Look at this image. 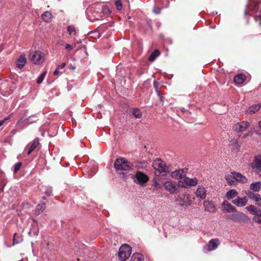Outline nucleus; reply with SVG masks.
<instances>
[{"label":"nucleus","instance_id":"9d476101","mask_svg":"<svg viewBox=\"0 0 261 261\" xmlns=\"http://www.w3.org/2000/svg\"><path fill=\"white\" fill-rule=\"evenodd\" d=\"M177 201L180 205L185 207L191 205L192 203L191 196L189 194H182L179 196Z\"/></svg>","mask_w":261,"mask_h":261},{"label":"nucleus","instance_id":"3c124183","mask_svg":"<svg viewBox=\"0 0 261 261\" xmlns=\"http://www.w3.org/2000/svg\"><path fill=\"white\" fill-rule=\"evenodd\" d=\"M258 126L259 129L261 130V120L258 122Z\"/></svg>","mask_w":261,"mask_h":261},{"label":"nucleus","instance_id":"de8ad7c7","mask_svg":"<svg viewBox=\"0 0 261 261\" xmlns=\"http://www.w3.org/2000/svg\"><path fill=\"white\" fill-rule=\"evenodd\" d=\"M7 119H8V118H5L4 120H0V126H2V125H3V124H4V122H5V121L6 120H7Z\"/></svg>","mask_w":261,"mask_h":261},{"label":"nucleus","instance_id":"864d4df0","mask_svg":"<svg viewBox=\"0 0 261 261\" xmlns=\"http://www.w3.org/2000/svg\"><path fill=\"white\" fill-rule=\"evenodd\" d=\"M43 199H46V198L44 196V197H43Z\"/></svg>","mask_w":261,"mask_h":261},{"label":"nucleus","instance_id":"4be33fe9","mask_svg":"<svg viewBox=\"0 0 261 261\" xmlns=\"http://www.w3.org/2000/svg\"><path fill=\"white\" fill-rule=\"evenodd\" d=\"M261 108V105H254L250 107L247 110V113L250 114H253L257 112Z\"/></svg>","mask_w":261,"mask_h":261},{"label":"nucleus","instance_id":"dca6fc26","mask_svg":"<svg viewBox=\"0 0 261 261\" xmlns=\"http://www.w3.org/2000/svg\"><path fill=\"white\" fill-rule=\"evenodd\" d=\"M248 197L256 202H258L257 204L261 206V197L260 195L258 194H255L252 192L249 191L247 193H246Z\"/></svg>","mask_w":261,"mask_h":261},{"label":"nucleus","instance_id":"603ef678","mask_svg":"<svg viewBox=\"0 0 261 261\" xmlns=\"http://www.w3.org/2000/svg\"><path fill=\"white\" fill-rule=\"evenodd\" d=\"M156 92H158V94H159V91H158V89H157V88H156Z\"/></svg>","mask_w":261,"mask_h":261},{"label":"nucleus","instance_id":"4468645a","mask_svg":"<svg viewBox=\"0 0 261 261\" xmlns=\"http://www.w3.org/2000/svg\"><path fill=\"white\" fill-rule=\"evenodd\" d=\"M197 197L204 199L206 196V191L202 186H199L195 193Z\"/></svg>","mask_w":261,"mask_h":261},{"label":"nucleus","instance_id":"a211bd4d","mask_svg":"<svg viewBox=\"0 0 261 261\" xmlns=\"http://www.w3.org/2000/svg\"><path fill=\"white\" fill-rule=\"evenodd\" d=\"M222 207L227 213L234 212L236 211V208L226 200H224L223 202Z\"/></svg>","mask_w":261,"mask_h":261},{"label":"nucleus","instance_id":"2eb2a0df","mask_svg":"<svg viewBox=\"0 0 261 261\" xmlns=\"http://www.w3.org/2000/svg\"><path fill=\"white\" fill-rule=\"evenodd\" d=\"M185 175L186 172L182 169L175 170L171 173L172 177L177 179L182 178Z\"/></svg>","mask_w":261,"mask_h":261},{"label":"nucleus","instance_id":"37998d69","mask_svg":"<svg viewBox=\"0 0 261 261\" xmlns=\"http://www.w3.org/2000/svg\"><path fill=\"white\" fill-rule=\"evenodd\" d=\"M65 48H66V49H69L70 50H71L73 49V47L69 44H66L65 45Z\"/></svg>","mask_w":261,"mask_h":261},{"label":"nucleus","instance_id":"c756f323","mask_svg":"<svg viewBox=\"0 0 261 261\" xmlns=\"http://www.w3.org/2000/svg\"><path fill=\"white\" fill-rule=\"evenodd\" d=\"M132 113L136 118H140L142 116V113L139 109H134Z\"/></svg>","mask_w":261,"mask_h":261},{"label":"nucleus","instance_id":"bb28decb","mask_svg":"<svg viewBox=\"0 0 261 261\" xmlns=\"http://www.w3.org/2000/svg\"><path fill=\"white\" fill-rule=\"evenodd\" d=\"M203 207L205 211L211 212L212 210V202L208 200L204 201L203 202Z\"/></svg>","mask_w":261,"mask_h":261},{"label":"nucleus","instance_id":"c03bdc74","mask_svg":"<svg viewBox=\"0 0 261 261\" xmlns=\"http://www.w3.org/2000/svg\"><path fill=\"white\" fill-rule=\"evenodd\" d=\"M255 20L256 21H258L259 25L261 27V18L260 17L256 16Z\"/></svg>","mask_w":261,"mask_h":261},{"label":"nucleus","instance_id":"aec40b11","mask_svg":"<svg viewBox=\"0 0 261 261\" xmlns=\"http://www.w3.org/2000/svg\"><path fill=\"white\" fill-rule=\"evenodd\" d=\"M41 18L45 22H49L53 19V15L49 11H45L41 15Z\"/></svg>","mask_w":261,"mask_h":261},{"label":"nucleus","instance_id":"4c0bfd02","mask_svg":"<svg viewBox=\"0 0 261 261\" xmlns=\"http://www.w3.org/2000/svg\"><path fill=\"white\" fill-rule=\"evenodd\" d=\"M53 192V188L51 187H46L44 191V193L47 196H49L51 195Z\"/></svg>","mask_w":261,"mask_h":261},{"label":"nucleus","instance_id":"5701e85b","mask_svg":"<svg viewBox=\"0 0 261 261\" xmlns=\"http://www.w3.org/2000/svg\"><path fill=\"white\" fill-rule=\"evenodd\" d=\"M238 193L234 189H231L228 191L226 194V197L228 200H230L237 196Z\"/></svg>","mask_w":261,"mask_h":261},{"label":"nucleus","instance_id":"72a5a7b5","mask_svg":"<svg viewBox=\"0 0 261 261\" xmlns=\"http://www.w3.org/2000/svg\"><path fill=\"white\" fill-rule=\"evenodd\" d=\"M22 165L21 162H18L14 165L13 172L14 174L16 173L20 170Z\"/></svg>","mask_w":261,"mask_h":261},{"label":"nucleus","instance_id":"f257e3e1","mask_svg":"<svg viewBox=\"0 0 261 261\" xmlns=\"http://www.w3.org/2000/svg\"><path fill=\"white\" fill-rule=\"evenodd\" d=\"M114 166L116 172L121 175L123 177H127L128 172L133 170L134 167L132 163L123 157L117 158L115 161Z\"/></svg>","mask_w":261,"mask_h":261},{"label":"nucleus","instance_id":"9b49d317","mask_svg":"<svg viewBox=\"0 0 261 261\" xmlns=\"http://www.w3.org/2000/svg\"><path fill=\"white\" fill-rule=\"evenodd\" d=\"M135 177L137 181L135 180V181L140 185H143L147 182L149 180V178L146 175L139 171L136 172Z\"/></svg>","mask_w":261,"mask_h":261},{"label":"nucleus","instance_id":"393cba45","mask_svg":"<svg viewBox=\"0 0 261 261\" xmlns=\"http://www.w3.org/2000/svg\"><path fill=\"white\" fill-rule=\"evenodd\" d=\"M261 187V182L259 181L252 183L250 186V189L254 192H258Z\"/></svg>","mask_w":261,"mask_h":261},{"label":"nucleus","instance_id":"ddd939ff","mask_svg":"<svg viewBox=\"0 0 261 261\" xmlns=\"http://www.w3.org/2000/svg\"><path fill=\"white\" fill-rule=\"evenodd\" d=\"M251 166L255 172L261 170V156H257L255 158L254 161L251 164Z\"/></svg>","mask_w":261,"mask_h":261},{"label":"nucleus","instance_id":"7c9ffc66","mask_svg":"<svg viewBox=\"0 0 261 261\" xmlns=\"http://www.w3.org/2000/svg\"><path fill=\"white\" fill-rule=\"evenodd\" d=\"M211 250H212V239L209 241L208 244L205 246L203 248V251L205 253Z\"/></svg>","mask_w":261,"mask_h":261},{"label":"nucleus","instance_id":"8fccbe9b","mask_svg":"<svg viewBox=\"0 0 261 261\" xmlns=\"http://www.w3.org/2000/svg\"><path fill=\"white\" fill-rule=\"evenodd\" d=\"M180 111H181V112H182L183 113H185L186 112H187V111L184 108H181L180 109Z\"/></svg>","mask_w":261,"mask_h":261},{"label":"nucleus","instance_id":"f3484780","mask_svg":"<svg viewBox=\"0 0 261 261\" xmlns=\"http://www.w3.org/2000/svg\"><path fill=\"white\" fill-rule=\"evenodd\" d=\"M247 202V199L246 197H238L237 199H233L232 202L238 206H243L245 205Z\"/></svg>","mask_w":261,"mask_h":261},{"label":"nucleus","instance_id":"39448f33","mask_svg":"<svg viewBox=\"0 0 261 261\" xmlns=\"http://www.w3.org/2000/svg\"><path fill=\"white\" fill-rule=\"evenodd\" d=\"M246 208L253 215L252 220L258 224H261V210L253 205H250Z\"/></svg>","mask_w":261,"mask_h":261},{"label":"nucleus","instance_id":"09e8293b","mask_svg":"<svg viewBox=\"0 0 261 261\" xmlns=\"http://www.w3.org/2000/svg\"><path fill=\"white\" fill-rule=\"evenodd\" d=\"M75 68H76V67L74 65H70V66H69V69L72 70H74Z\"/></svg>","mask_w":261,"mask_h":261},{"label":"nucleus","instance_id":"20e7f679","mask_svg":"<svg viewBox=\"0 0 261 261\" xmlns=\"http://www.w3.org/2000/svg\"><path fill=\"white\" fill-rule=\"evenodd\" d=\"M132 252L131 247L127 244H123L120 247L118 256L121 261H125L130 255Z\"/></svg>","mask_w":261,"mask_h":261},{"label":"nucleus","instance_id":"f704fd0d","mask_svg":"<svg viewBox=\"0 0 261 261\" xmlns=\"http://www.w3.org/2000/svg\"><path fill=\"white\" fill-rule=\"evenodd\" d=\"M45 207H46V205L44 202H42L41 203L37 205V209L38 210L39 212H40V213L43 212V211L45 209Z\"/></svg>","mask_w":261,"mask_h":261},{"label":"nucleus","instance_id":"f03ea898","mask_svg":"<svg viewBox=\"0 0 261 261\" xmlns=\"http://www.w3.org/2000/svg\"><path fill=\"white\" fill-rule=\"evenodd\" d=\"M227 184L230 186H236L238 182L243 184L247 182V178L244 175L236 172H231L225 176Z\"/></svg>","mask_w":261,"mask_h":261},{"label":"nucleus","instance_id":"6e6552de","mask_svg":"<svg viewBox=\"0 0 261 261\" xmlns=\"http://www.w3.org/2000/svg\"><path fill=\"white\" fill-rule=\"evenodd\" d=\"M227 218L231 219L236 222H246L249 220L247 216L245 215H241L240 213H235L232 215H228L227 216Z\"/></svg>","mask_w":261,"mask_h":261},{"label":"nucleus","instance_id":"c85d7f7f","mask_svg":"<svg viewBox=\"0 0 261 261\" xmlns=\"http://www.w3.org/2000/svg\"><path fill=\"white\" fill-rule=\"evenodd\" d=\"M67 31L71 36H75L76 35V30L74 26L69 25L67 27Z\"/></svg>","mask_w":261,"mask_h":261},{"label":"nucleus","instance_id":"b1692460","mask_svg":"<svg viewBox=\"0 0 261 261\" xmlns=\"http://www.w3.org/2000/svg\"><path fill=\"white\" fill-rule=\"evenodd\" d=\"M145 258L144 255L140 253H135L132 256L133 261H143Z\"/></svg>","mask_w":261,"mask_h":261},{"label":"nucleus","instance_id":"2f4dec72","mask_svg":"<svg viewBox=\"0 0 261 261\" xmlns=\"http://www.w3.org/2000/svg\"><path fill=\"white\" fill-rule=\"evenodd\" d=\"M46 74H47V71H45L41 74H40L37 80V83L38 84H41L44 80Z\"/></svg>","mask_w":261,"mask_h":261},{"label":"nucleus","instance_id":"58836bf2","mask_svg":"<svg viewBox=\"0 0 261 261\" xmlns=\"http://www.w3.org/2000/svg\"><path fill=\"white\" fill-rule=\"evenodd\" d=\"M102 12L105 15H109L111 13V10L107 6H104L102 7Z\"/></svg>","mask_w":261,"mask_h":261},{"label":"nucleus","instance_id":"f8f14e48","mask_svg":"<svg viewBox=\"0 0 261 261\" xmlns=\"http://www.w3.org/2000/svg\"><path fill=\"white\" fill-rule=\"evenodd\" d=\"M249 126L248 121H243L241 123H237L233 126V129L237 132H242L245 131Z\"/></svg>","mask_w":261,"mask_h":261},{"label":"nucleus","instance_id":"412c9836","mask_svg":"<svg viewBox=\"0 0 261 261\" xmlns=\"http://www.w3.org/2000/svg\"><path fill=\"white\" fill-rule=\"evenodd\" d=\"M26 61L27 59L24 56L22 55L20 56L19 58L16 61V66L20 69L22 68L24 66L26 63Z\"/></svg>","mask_w":261,"mask_h":261},{"label":"nucleus","instance_id":"ea45409f","mask_svg":"<svg viewBox=\"0 0 261 261\" xmlns=\"http://www.w3.org/2000/svg\"><path fill=\"white\" fill-rule=\"evenodd\" d=\"M220 244V242L219 239H213V250L216 249V248Z\"/></svg>","mask_w":261,"mask_h":261},{"label":"nucleus","instance_id":"0eeeda50","mask_svg":"<svg viewBox=\"0 0 261 261\" xmlns=\"http://www.w3.org/2000/svg\"><path fill=\"white\" fill-rule=\"evenodd\" d=\"M165 189L170 194H175L179 192L178 186L175 181L167 180L164 184Z\"/></svg>","mask_w":261,"mask_h":261},{"label":"nucleus","instance_id":"79ce46f5","mask_svg":"<svg viewBox=\"0 0 261 261\" xmlns=\"http://www.w3.org/2000/svg\"><path fill=\"white\" fill-rule=\"evenodd\" d=\"M161 9L159 7H155L153 9V12L156 14H159L161 13Z\"/></svg>","mask_w":261,"mask_h":261},{"label":"nucleus","instance_id":"a18cd8bd","mask_svg":"<svg viewBox=\"0 0 261 261\" xmlns=\"http://www.w3.org/2000/svg\"><path fill=\"white\" fill-rule=\"evenodd\" d=\"M66 66L65 63H62V64L58 67L59 69H63Z\"/></svg>","mask_w":261,"mask_h":261},{"label":"nucleus","instance_id":"1a4fd4ad","mask_svg":"<svg viewBox=\"0 0 261 261\" xmlns=\"http://www.w3.org/2000/svg\"><path fill=\"white\" fill-rule=\"evenodd\" d=\"M198 184V180L196 178H190L185 177L182 180L178 181V185L183 188H187L190 186H195Z\"/></svg>","mask_w":261,"mask_h":261},{"label":"nucleus","instance_id":"c9c22d12","mask_svg":"<svg viewBox=\"0 0 261 261\" xmlns=\"http://www.w3.org/2000/svg\"><path fill=\"white\" fill-rule=\"evenodd\" d=\"M20 237L17 233H15L13 235V245L17 244L19 243Z\"/></svg>","mask_w":261,"mask_h":261},{"label":"nucleus","instance_id":"423d86ee","mask_svg":"<svg viewBox=\"0 0 261 261\" xmlns=\"http://www.w3.org/2000/svg\"><path fill=\"white\" fill-rule=\"evenodd\" d=\"M29 58L35 64H40L43 62V55L40 51H32L30 53Z\"/></svg>","mask_w":261,"mask_h":261},{"label":"nucleus","instance_id":"473e14b6","mask_svg":"<svg viewBox=\"0 0 261 261\" xmlns=\"http://www.w3.org/2000/svg\"><path fill=\"white\" fill-rule=\"evenodd\" d=\"M97 171V166L96 164H93L90 169L89 174L91 176H92L95 174L96 171Z\"/></svg>","mask_w":261,"mask_h":261},{"label":"nucleus","instance_id":"5fc2aeb1","mask_svg":"<svg viewBox=\"0 0 261 261\" xmlns=\"http://www.w3.org/2000/svg\"><path fill=\"white\" fill-rule=\"evenodd\" d=\"M3 191V188L2 189V190H0V192H1V191L2 192Z\"/></svg>","mask_w":261,"mask_h":261},{"label":"nucleus","instance_id":"49530a36","mask_svg":"<svg viewBox=\"0 0 261 261\" xmlns=\"http://www.w3.org/2000/svg\"><path fill=\"white\" fill-rule=\"evenodd\" d=\"M59 68H57L55 71H54V75H58L59 74Z\"/></svg>","mask_w":261,"mask_h":261},{"label":"nucleus","instance_id":"7ed1b4c3","mask_svg":"<svg viewBox=\"0 0 261 261\" xmlns=\"http://www.w3.org/2000/svg\"><path fill=\"white\" fill-rule=\"evenodd\" d=\"M152 166L156 175H159L160 174L164 175L168 171V167L164 161L160 159H156L153 162Z\"/></svg>","mask_w":261,"mask_h":261},{"label":"nucleus","instance_id":"a878e982","mask_svg":"<svg viewBox=\"0 0 261 261\" xmlns=\"http://www.w3.org/2000/svg\"><path fill=\"white\" fill-rule=\"evenodd\" d=\"M39 142L38 139H35L33 143L31 144L30 147H29V149L28 152V154H31V153L36 148V147L39 145Z\"/></svg>","mask_w":261,"mask_h":261},{"label":"nucleus","instance_id":"cd10ccee","mask_svg":"<svg viewBox=\"0 0 261 261\" xmlns=\"http://www.w3.org/2000/svg\"><path fill=\"white\" fill-rule=\"evenodd\" d=\"M160 54V52L158 49H155L149 57L148 60L150 61H153Z\"/></svg>","mask_w":261,"mask_h":261},{"label":"nucleus","instance_id":"6ab92c4d","mask_svg":"<svg viewBox=\"0 0 261 261\" xmlns=\"http://www.w3.org/2000/svg\"><path fill=\"white\" fill-rule=\"evenodd\" d=\"M246 76L243 73L236 75L233 77V81L236 84L240 85L244 83L246 80Z\"/></svg>","mask_w":261,"mask_h":261},{"label":"nucleus","instance_id":"e433bc0d","mask_svg":"<svg viewBox=\"0 0 261 261\" xmlns=\"http://www.w3.org/2000/svg\"><path fill=\"white\" fill-rule=\"evenodd\" d=\"M115 5L116 6V9L118 10H121L122 8V2L120 0H116L115 2Z\"/></svg>","mask_w":261,"mask_h":261},{"label":"nucleus","instance_id":"a19ab883","mask_svg":"<svg viewBox=\"0 0 261 261\" xmlns=\"http://www.w3.org/2000/svg\"><path fill=\"white\" fill-rule=\"evenodd\" d=\"M91 37L94 38H99L100 37V34L97 31H94L90 33Z\"/></svg>","mask_w":261,"mask_h":261}]
</instances>
